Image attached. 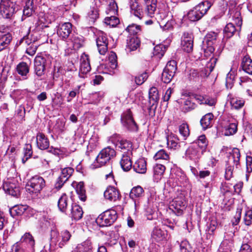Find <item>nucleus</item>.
<instances>
[{"mask_svg": "<svg viewBox=\"0 0 252 252\" xmlns=\"http://www.w3.org/2000/svg\"><path fill=\"white\" fill-rule=\"evenodd\" d=\"M228 20L230 22L226 25L224 29V33L225 36L229 38L233 35L236 31L234 25L235 24L239 28L242 25V19L241 16L240 8L238 7H233L229 10Z\"/></svg>", "mask_w": 252, "mask_h": 252, "instance_id": "f257e3e1", "label": "nucleus"}, {"mask_svg": "<svg viewBox=\"0 0 252 252\" xmlns=\"http://www.w3.org/2000/svg\"><path fill=\"white\" fill-rule=\"evenodd\" d=\"M50 235V249L51 251L55 250L57 246L60 248H63L71 236L67 230H63L60 233L56 230H52Z\"/></svg>", "mask_w": 252, "mask_h": 252, "instance_id": "f03ea898", "label": "nucleus"}, {"mask_svg": "<svg viewBox=\"0 0 252 252\" xmlns=\"http://www.w3.org/2000/svg\"><path fill=\"white\" fill-rule=\"evenodd\" d=\"M116 155L115 150L109 146L103 149L97 155L95 161L92 164V168L104 165Z\"/></svg>", "mask_w": 252, "mask_h": 252, "instance_id": "7ed1b4c3", "label": "nucleus"}, {"mask_svg": "<svg viewBox=\"0 0 252 252\" xmlns=\"http://www.w3.org/2000/svg\"><path fill=\"white\" fill-rule=\"evenodd\" d=\"M240 156L239 150L233 148L225 169V178L226 180H229L232 177L234 166L236 168L239 167Z\"/></svg>", "mask_w": 252, "mask_h": 252, "instance_id": "20e7f679", "label": "nucleus"}, {"mask_svg": "<svg viewBox=\"0 0 252 252\" xmlns=\"http://www.w3.org/2000/svg\"><path fill=\"white\" fill-rule=\"evenodd\" d=\"M109 140L115 146L117 150L123 152V154L132 155V144L130 141L121 139L117 134L113 135Z\"/></svg>", "mask_w": 252, "mask_h": 252, "instance_id": "39448f33", "label": "nucleus"}, {"mask_svg": "<svg viewBox=\"0 0 252 252\" xmlns=\"http://www.w3.org/2000/svg\"><path fill=\"white\" fill-rule=\"evenodd\" d=\"M210 7L211 4L207 1L200 3L188 12L187 14L188 19L192 22L199 20Z\"/></svg>", "mask_w": 252, "mask_h": 252, "instance_id": "423d86ee", "label": "nucleus"}, {"mask_svg": "<svg viewBox=\"0 0 252 252\" xmlns=\"http://www.w3.org/2000/svg\"><path fill=\"white\" fill-rule=\"evenodd\" d=\"M45 186L44 179L38 176H35L28 182L26 189L31 194L37 195Z\"/></svg>", "mask_w": 252, "mask_h": 252, "instance_id": "0eeeda50", "label": "nucleus"}, {"mask_svg": "<svg viewBox=\"0 0 252 252\" xmlns=\"http://www.w3.org/2000/svg\"><path fill=\"white\" fill-rule=\"evenodd\" d=\"M116 212L114 210H108L100 214L96 219V223L101 227L111 225L117 219Z\"/></svg>", "mask_w": 252, "mask_h": 252, "instance_id": "6e6552de", "label": "nucleus"}, {"mask_svg": "<svg viewBox=\"0 0 252 252\" xmlns=\"http://www.w3.org/2000/svg\"><path fill=\"white\" fill-rule=\"evenodd\" d=\"M3 189L6 194L18 197L20 194V186L18 181L13 179L5 181Z\"/></svg>", "mask_w": 252, "mask_h": 252, "instance_id": "1a4fd4ad", "label": "nucleus"}, {"mask_svg": "<svg viewBox=\"0 0 252 252\" xmlns=\"http://www.w3.org/2000/svg\"><path fill=\"white\" fill-rule=\"evenodd\" d=\"M177 70L176 63L175 61L168 62L162 73L161 79L165 83H169L172 80Z\"/></svg>", "mask_w": 252, "mask_h": 252, "instance_id": "9d476101", "label": "nucleus"}, {"mask_svg": "<svg viewBox=\"0 0 252 252\" xmlns=\"http://www.w3.org/2000/svg\"><path fill=\"white\" fill-rule=\"evenodd\" d=\"M187 205L184 197L181 196L175 198L169 206V210L177 216L182 214L184 209Z\"/></svg>", "mask_w": 252, "mask_h": 252, "instance_id": "9b49d317", "label": "nucleus"}, {"mask_svg": "<svg viewBox=\"0 0 252 252\" xmlns=\"http://www.w3.org/2000/svg\"><path fill=\"white\" fill-rule=\"evenodd\" d=\"M121 121L123 126L128 130L137 131L138 126L134 121L131 111L128 110L124 113L121 117Z\"/></svg>", "mask_w": 252, "mask_h": 252, "instance_id": "f8f14e48", "label": "nucleus"}, {"mask_svg": "<svg viewBox=\"0 0 252 252\" xmlns=\"http://www.w3.org/2000/svg\"><path fill=\"white\" fill-rule=\"evenodd\" d=\"M47 62V57L42 56H37L34 62V69L36 75L41 77L44 74L45 66Z\"/></svg>", "mask_w": 252, "mask_h": 252, "instance_id": "ddd939ff", "label": "nucleus"}, {"mask_svg": "<svg viewBox=\"0 0 252 252\" xmlns=\"http://www.w3.org/2000/svg\"><path fill=\"white\" fill-rule=\"evenodd\" d=\"M193 48V37L191 33L184 32L181 39V48L187 52L190 53Z\"/></svg>", "mask_w": 252, "mask_h": 252, "instance_id": "4468645a", "label": "nucleus"}, {"mask_svg": "<svg viewBox=\"0 0 252 252\" xmlns=\"http://www.w3.org/2000/svg\"><path fill=\"white\" fill-rule=\"evenodd\" d=\"M69 68L68 67L67 68H64L63 69L61 67H58L57 68H55L53 77L55 79V78H58L59 77V73H64L65 77H66V78H64L63 77L62 78V81L63 83L67 84V85H69L70 80L72 78V76L71 74H68V75L66 74L67 72H72L74 70V66L72 63H69Z\"/></svg>", "mask_w": 252, "mask_h": 252, "instance_id": "2eb2a0df", "label": "nucleus"}, {"mask_svg": "<svg viewBox=\"0 0 252 252\" xmlns=\"http://www.w3.org/2000/svg\"><path fill=\"white\" fill-rule=\"evenodd\" d=\"M72 31V24L69 22H65L59 25L57 32L61 38L66 40L71 33Z\"/></svg>", "mask_w": 252, "mask_h": 252, "instance_id": "dca6fc26", "label": "nucleus"}, {"mask_svg": "<svg viewBox=\"0 0 252 252\" xmlns=\"http://www.w3.org/2000/svg\"><path fill=\"white\" fill-rule=\"evenodd\" d=\"M119 190L114 187L109 186L104 192V198L110 201H116L121 198Z\"/></svg>", "mask_w": 252, "mask_h": 252, "instance_id": "f3484780", "label": "nucleus"}, {"mask_svg": "<svg viewBox=\"0 0 252 252\" xmlns=\"http://www.w3.org/2000/svg\"><path fill=\"white\" fill-rule=\"evenodd\" d=\"M204 154L202 151L197 147V145L192 144L189 146L186 152V156L187 158L192 160H198Z\"/></svg>", "mask_w": 252, "mask_h": 252, "instance_id": "a211bd4d", "label": "nucleus"}, {"mask_svg": "<svg viewBox=\"0 0 252 252\" xmlns=\"http://www.w3.org/2000/svg\"><path fill=\"white\" fill-rule=\"evenodd\" d=\"M96 42L99 54L104 55L108 50V40L106 34L101 33L96 38Z\"/></svg>", "mask_w": 252, "mask_h": 252, "instance_id": "6ab92c4d", "label": "nucleus"}, {"mask_svg": "<svg viewBox=\"0 0 252 252\" xmlns=\"http://www.w3.org/2000/svg\"><path fill=\"white\" fill-rule=\"evenodd\" d=\"M91 69L89 57L87 55L84 54L81 56L80 59V66L79 73V76L84 78V75L89 72Z\"/></svg>", "mask_w": 252, "mask_h": 252, "instance_id": "aec40b11", "label": "nucleus"}, {"mask_svg": "<svg viewBox=\"0 0 252 252\" xmlns=\"http://www.w3.org/2000/svg\"><path fill=\"white\" fill-rule=\"evenodd\" d=\"M67 44L69 45V42L71 43V46L74 50H78L83 46L84 43V37L77 34H73L67 41Z\"/></svg>", "mask_w": 252, "mask_h": 252, "instance_id": "412c9836", "label": "nucleus"}, {"mask_svg": "<svg viewBox=\"0 0 252 252\" xmlns=\"http://www.w3.org/2000/svg\"><path fill=\"white\" fill-rule=\"evenodd\" d=\"M70 213L68 215L72 219L75 220H79L83 216V212L82 208L76 204H72L71 209L69 210Z\"/></svg>", "mask_w": 252, "mask_h": 252, "instance_id": "4be33fe9", "label": "nucleus"}, {"mask_svg": "<svg viewBox=\"0 0 252 252\" xmlns=\"http://www.w3.org/2000/svg\"><path fill=\"white\" fill-rule=\"evenodd\" d=\"M132 156V155H129L128 154L122 155L120 163L121 168L124 171H128L131 169L132 166L131 161Z\"/></svg>", "mask_w": 252, "mask_h": 252, "instance_id": "5701e85b", "label": "nucleus"}, {"mask_svg": "<svg viewBox=\"0 0 252 252\" xmlns=\"http://www.w3.org/2000/svg\"><path fill=\"white\" fill-rule=\"evenodd\" d=\"M36 144L39 149L44 150L49 147L48 139L42 133H38L36 135Z\"/></svg>", "mask_w": 252, "mask_h": 252, "instance_id": "b1692460", "label": "nucleus"}, {"mask_svg": "<svg viewBox=\"0 0 252 252\" xmlns=\"http://www.w3.org/2000/svg\"><path fill=\"white\" fill-rule=\"evenodd\" d=\"M12 39L10 34L2 31L0 28V51L5 49Z\"/></svg>", "mask_w": 252, "mask_h": 252, "instance_id": "393cba45", "label": "nucleus"}, {"mask_svg": "<svg viewBox=\"0 0 252 252\" xmlns=\"http://www.w3.org/2000/svg\"><path fill=\"white\" fill-rule=\"evenodd\" d=\"M145 1L146 4L145 12L148 16L153 18L157 10V2L155 0H153V1L145 0Z\"/></svg>", "mask_w": 252, "mask_h": 252, "instance_id": "a878e982", "label": "nucleus"}, {"mask_svg": "<svg viewBox=\"0 0 252 252\" xmlns=\"http://www.w3.org/2000/svg\"><path fill=\"white\" fill-rule=\"evenodd\" d=\"M166 235V233L164 231L158 226H155L152 231L151 236L154 241L160 242L165 239Z\"/></svg>", "mask_w": 252, "mask_h": 252, "instance_id": "bb28decb", "label": "nucleus"}, {"mask_svg": "<svg viewBox=\"0 0 252 252\" xmlns=\"http://www.w3.org/2000/svg\"><path fill=\"white\" fill-rule=\"evenodd\" d=\"M70 202V199L67 195L65 193H63L60 197L58 202V206L59 210L61 212L65 213L67 214V207Z\"/></svg>", "mask_w": 252, "mask_h": 252, "instance_id": "cd10ccee", "label": "nucleus"}, {"mask_svg": "<svg viewBox=\"0 0 252 252\" xmlns=\"http://www.w3.org/2000/svg\"><path fill=\"white\" fill-rule=\"evenodd\" d=\"M241 67L245 72L252 75V60L248 55L245 56L242 59Z\"/></svg>", "mask_w": 252, "mask_h": 252, "instance_id": "c85d7f7f", "label": "nucleus"}, {"mask_svg": "<svg viewBox=\"0 0 252 252\" xmlns=\"http://www.w3.org/2000/svg\"><path fill=\"white\" fill-rule=\"evenodd\" d=\"M133 168L136 172L144 174L147 171L146 161L144 158H139L133 164Z\"/></svg>", "mask_w": 252, "mask_h": 252, "instance_id": "c756f323", "label": "nucleus"}, {"mask_svg": "<svg viewBox=\"0 0 252 252\" xmlns=\"http://www.w3.org/2000/svg\"><path fill=\"white\" fill-rule=\"evenodd\" d=\"M239 84L250 95H252V81L251 79L246 77H240Z\"/></svg>", "mask_w": 252, "mask_h": 252, "instance_id": "7c9ffc66", "label": "nucleus"}, {"mask_svg": "<svg viewBox=\"0 0 252 252\" xmlns=\"http://www.w3.org/2000/svg\"><path fill=\"white\" fill-rule=\"evenodd\" d=\"M182 109L185 113L194 109L196 107L195 103L193 102V98L188 97L187 99H182L181 101Z\"/></svg>", "mask_w": 252, "mask_h": 252, "instance_id": "2f4dec72", "label": "nucleus"}, {"mask_svg": "<svg viewBox=\"0 0 252 252\" xmlns=\"http://www.w3.org/2000/svg\"><path fill=\"white\" fill-rule=\"evenodd\" d=\"M214 115L212 113L205 115L200 120V124L203 129H206L212 126Z\"/></svg>", "mask_w": 252, "mask_h": 252, "instance_id": "473e14b6", "label": "nucleus"}, {"mask_svg": "<svg viewBox=\"0 0 252 252\" xmlns=\"http://www.w3.org/2000/svg\"><path fill=\"white\" fill-rule=\"evenodd\" d=\"M167 144L169 148L176 149L179 147V139L177 135L171 133L166 136Z\"/></svg>", "mask_w": 252, "mask_h": 252, "instance_id": "72a5a7b5", "label": "nucleus"}, {"mask_svg": "<svg viewBox=\"0 0 252 252\" xmlns=\"http://www.w3.org/2000/svg\"><path fill=\"white\" fill-rule=\"evenodd\" d=\"M208 143V141L205 135H201L193 142V144L197 145V147L204 153L206 150Z\"/></svg>", "mask_w": 252, "mask_h": 252, "instance_id": "f704fd0d", "label": "nucleus"}, {"mask_svg": "<svg viewBox=\"0 0 252 252\" xmlns=\"http://www.w3.org/2000/svg\"><path fill=\"white\" fill-rule=\"evenodd\" d=\"M217 61L216 58H211L210 62L206 64L205 68L201 72L200 75L202 77L208 76L214 69Z\"/></svg>", "mask_w": 252, "mask_h": 252, "instance_id": "c9c22d12", "label": "nucleus"}, {"mask_svg": "<svg viewBox=\"0 0 252 252\" xmlns=\"http://www.w3.org/2000/svg\"><path fill=\"white\" fill-rule=\"evenodd\" d=\"M7 2L4 0H0V13L3 16L4 14L7 17L10 16L14 11L12 6L6 7Z\"/></svg>", "mask_w": 252, "mask_h": 252, "instance_id": "e433bc0d", "label": "nucleus"}, {"mask_svg": "<svg viewBox=\"0 0 252 252\" xmlns=\"http://www.w3.org/2000/svg\"><path fill=\"white\" fill-rule=\"evenodd\" d=\"M28 207L26 205H17L9 209L11 216L14 217L16 216H21L24 214L27 209Z\"/></svg>", "mask_w": 252, "mask_h": 252, "instance_id": "4c0bfd02", "label": "nucleus"}, {"mask_svg": "<svg viewBox=\"0 0 252 252\" xmlns=\"http://www.w3.org/2000/svg\"><path fill=\"white\" fill-rule=\"evenodd\" d=\"M140 45V41L136 37H132L127 40L126 50L129 52L136 50Z\"/></svg>", "mask_w": 252, "mask_h": 252, "instance_id": "58836bf2", "label": "nucleus"}, {"mask_svg": "<svg viewBox=\"0 0 252 252\" xmlns=\"http://www.w3.org/2000/svg\"><path fill=\"white\" fill-rule=\"evenodd\" d=\"M153 170L155 180L158 182L161 178L165 171V167L162 164H157L154 167Z\"/></svg>", "mask_w": 252, "mask_h": 252, "instance_id": "ea45409f", "label": "nucleus"}, {"mask_svg": "<svg viewBox=\"0 0 252 252\" xmlns=\"http://www.w3.org/2000/svg\"><path fill=\"white\" fill-rule=\"evenodd\" d=\"M30 68L28 64L25 62L19 63L16 67V70L19 74L22 76L25 77L27 79V75L29 72Z\"/></svg>", "mask_w": 252, "mask_h": 252, "instance_id": "a19ab883", "label": "nucleus"}, {"mask_svg": "<svg viewBox=\"0 0 252 252\" xmlns=\"http://www.w3.org/2000/svg\"><path fill=\"white\" fill-rule=\"evenodd\" d=\"M20 241L22 243H25L27 244L28 246L32 249V251L33 250L35 242L33 237L30 233L27 232L25 233L21 237Z\"/></svg>", "mask_w": 252, "mask_h": 252, "instance_id": "79ce46f5", "label": "nucleus"}, {"mask_svg": "<svg viewBox=\"0 0 252 252\" xmlns=\"http://www.w3.org/2000/svg\"><path fill=\"white\" fill-rule=\"evenodd\" d=\"M218 33L214 32H208L204 38V42L207 45H213L216 42Z\"/></svg>", "mask_w": 252, "mask_h": 252, "instance_id": "37998d69", "label": "nucleus"}, {"mask_svg": "<svg viewBox=\"0 0 252 252\" xmlns=\"http://www.w3.org/2000/svg\"><path fill=\"white\" fill-rule=\"evenodd\" d=\"M149 101L150 103L154 105L159 99V95L158 89L154 87L150 88L149 92Z\"/></svg>", "mask_w": 252, "mask_h": 252, "instance_id": "c03bdc74", "label": "nucleus"}, {"mask_svg": "<svg viewBox=\"0 0 252 252\" xmlns=\"http://www.w3.org/2000/svg\"><path fill=\"white\" fill-rule=\"evenodd\" d=\"M144 190L142 187L140 186H137L133 187L130 191L129 193V196L132 199H134L135 198H138L141 197L143 193Z\"/></svg>", "mask_w": 252, "mask_h": 252, "instance_id": "a18cd8bd", "label": "nucleus"}, {"mask_svg": "<svg viewBox=\"0 0 252 252\" xmlns=\"http://www.w3.org/2000/svg\"><path fill=\"white\" fill-rule=\"evenodd\" d=\"M179 131L183 137V140H186L189 135V126L187 123H182L179 126Z\"/></svg>", "mask_w": 252, "mask_h": 252, "instance_id": "49530a36", "label": "nucleus"}, {"mask_svg": "<svg viewBox=\"0 0 252 252\" xmlns=\"http://www.w3.org/2000/svg\"><path fill=\"white\" fill-rule=\"evenodd\" d=\"M25 116V108L23 105H20L15 111L14 118L17 121H22L24 120Z\"/></svg>", "mask_w": 252, "mask_h": 252, "instance_id": "de8ad7c7", "label": "nucleus"}, {"mask_svg": "<svg viewBox=\"0 0 252 252\" xmlns=\"http://www.w3.org/2000/svg\"><path fill=\"white\" fill-rule=\"evenodd\" d=\"M92 248L91 243L87 241L78 245L76 249L77 252H91Z\"/></svg>", "mask_w": 252, "mask_h": 252, "instance_id": "09e8293b", "label": "nucleus"}, {"mask_svg": "<svg viewBox=\"0 0 252 252\" xmlns=\"http://www.w3.org/2000/svg\"><path fill=\"white\" fill-rule=\"evenodd\" d=\"M237 131V123H232L226 126L224 135L226 136L232 135L235 134Z\"/></svg>", "mask_w": 252, "mask_h": 252, "instance_id": "8fccbe9b", "label": "nucleus"}, {"mask_svg": "<svg viewBox=\"0 0 252 252\" xmlns=\"http://www.w3.org/2000/svg\"><path fill=\"white\" fill-rule=\"evenodd\" d=\"M98 11L97 8L92 7L88 13V18L89 21L92 23H94L98 18Z\"/></svg>", "mask_w": 252, "mask_h": 252, "instance_id": "3c124183", "label": "nucleus"}, {"mask_svg": "<svg viewBox=\"0 0 252 252\" xmlns=\"http://www.w3.org/2000/svg\"><path fill=\"white\" fill-rule=\"evenodd\" d=\"M110 17H107L104 19V23L110 27H115L119 23V19L113 15H110Z\"/></svg>", "mask_w": 252, "mask_h": 252, "instance_id": "603ef678", "label": "nucleus"}, {"mask_svg": "<svg viewBox=\"0 0 252 252\" xmlns=\"http://www.w3.org/2000/svg\"><path fill=\"white\" fill-rule=\"evenodd\" d=\"M74 169L72 168L65 167L62 169L61 174L60 176L63 178L64 180L67 181L72 175Z\"/></svg>", "mask_w": 252, "mask_h": 252, "instance_id": "864d4df0", "label": "nucleus"}, {"mask_svg": "<svg viewBox=\"0 0 252 252\" xmlns=\"http://www.w3.org/2000/svg\"><path fill=\"white\" fill-rule=\"evenodd\" d=\"M230 103L233 108L239 109L243 106L244 101L237 97H232L230 99Z\"/></svg>", "mask_w": 252, "mask_h": 252, "instance_id": "5fc2aeb1", "label": "nucleus"}, {"mask_svg": "<svg viewBox=\"0 0 252 252\" xmlns=\"http://www.w3.org/2000/svg\"><path fill=\"white\" fill-rule=\"evenodd\" d=\"M244 222L246 225H250L252 223V209H248L245 213Z\"/></svg>", "mask_w": 252, "mask_h": 252, "instance_id": "6e6d98bb", "label": "nucleus"}, {"mask_svg": "<svg viewBox=\"0 0 252 252\" xmlns=\"http://www.w3.org/2000/svg\"><path fill=\"white\" fill-rule=\"evenodd\" d=\"M154 158L155 160L163 159L168 160L169 159V156L165 150H160L155 154Z\"/></svg>", "mask_w": 252, "mask_h": 252, "instance_id": "4d7b16f0", "label": "nucleus"}, {"mask_svg": "<svg viewBox=\"0 0 252 252\" xmlns=\"http://www.w3.org/2000/svg\"><path fill=\"white\" fill-rule=\"evenodd\" d=\"M32 5H29L27 3H26V5L24 6L23 9V14L22 17V21L32 15L33 12Z\"/></svg>", "mask_w": 252, "mask_h": 252, "instance_id": "13d9d810", "label": "nucleus"}, {"mask_svg": "<svg viewBox=\"0 0 252 252\" xmlns=\"http://www.w3.org/2000/svg\"><path fill=\"white\" fill-rule=\"evenodd\" d=\"M24 156L22 158V162L25 163L26 161L30 158L32 154V146L31 145H27L26 147L24 148Z\"/></svg>", "mask_w": 252, "mask_h": 252, "instance_id": "bf43d9fd", "label": "nucleus"}, {"mask_svg": "<svg viewBox=\"0 0 252 252\" xmlns=\"http://www.w3.org/2000/svg\"><path fill=\"white\" fill-rule=\"evenodd\" d=\"M235 75L233 73L229 72L226 77V87L227 89H231L233 86Z\"/></svg>", "mask_w": 252, "mask_h": 252, "instance_id": "052dcab7", "label": "nucleus"}, {"mask_svg": "<svg viewBox=\"0 0 252 252\" xmlns=\"http://www.w3.org/2000/svg\"><path fill=\"white\" fill-rule=\"evenodd\" d=\"M126 31L131 34H135L140 31V27L135 24L129 25L126 29Z\"/></svg>", "mask_w": 252, "mask_h": 252, "instance_id": "680f3d73", "label": "nucleus"}, {"mask_svg": "<svg viewBox=\"0 0 252 252\" xmlns=\"http://www.w3.org/2000/svg\"><path fill=\"white\" fill-rule=\"evenodd\" d=\"M148 75L146 72L138 75L135 78V82L138 85H142L148 78Z\"/></svg>", "mask_w": 252, "mask_h": 252, "instance_id": "e2e57ef3", "label": "nucleus"}, {"mask_svg": "<svg viewBox=\"0 0 252 252\" xmlns=\"http://www.w3.org/2000/svg\"><path fill=\"white\" fill-rule=\"evenodd\" d=\"M118 6L117 3L113 1L110 2L107 9V13L109 15H115L117 13Z\"/></svg>", "mask_w": 252, "mask_h": 252, "instance_id": "0e129e2a", "label": "nucleus"}, {"mask_svg": "<svg viewBox=\"0 0 252 252\" xmlns=\"http://www.w3.org/2000/svg\"><path fill=\"white\" fill-rule=\"evenodd\" d=\"M165 47L163 45H157L154 48V54L158 56H163L165 52Z\"/></svg>", "mask_w": 252, "mask_h": 252, "instance_id": "69168bd1", "label": "nucleus"}, {"mask_svg": "<svg viewBox=\"0 0 252 252\" xmlns=\"http://www.w3.org/2000/svg\"><path fill=\"white\" fill-rule=\"evenodd\" d=\"M134 5H133L131 7V13L134 15L135 17H137L139 19H141L142 18V9L140 7V6L136 5V9L133 8Z\"/></svg>", "mask_w": 252, "mask_h": 252, "instance_id": "338daca9", "label": "nucleus"}, {"mask_svg": "<svg viewBox=\"0 0 252 252\" xmlns=\"http://www.w3.org/2000/svg\"><path fill=\"white\" fill-rule=\"evenodd\" d=\"M180 247L181 252H189L190 251V245L186 240L182 241L180 243Z\"/></svg>", "mask_w": 252, "mask_h": 252, "instance_id": "774afa93", "label": "nucleus"}]
</instances>
